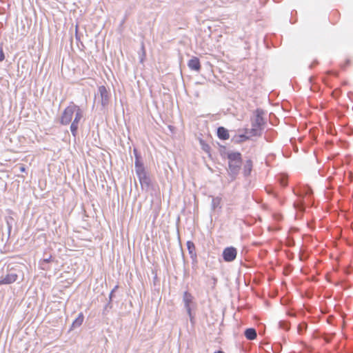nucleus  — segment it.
Returning a JSON list of instances; mask_svg holds the SVG:
<instances>
[{
    "label": "nucleus",
    "mask_w": 353,
    "mask_h": 353,
    "mask_svg": "<svg viewBox=\"0 0 353 353\" xmlns=\"http://www.w3.org/2000/svg\"><path fill=\"white\" fill-rule=\"evenodd\" d=\"M83 118V110L74 102H70L63 110L59 122L61 125H70V131L74 137L77 134L79 125Z\"/></svg>",
    "instance_id": "1"
},
{
    "label": "nucleus",
    "mask_w": 353,
    "mask_h": 353,
    "mask_svg": "<svg viewBox=\"0 0 353 353\" xmlns=\"http://www.w3.org/2000/svg\"><path fill=\"white\" fill-rule=\"evenodd\" d=\"M263 124V119L262 117L257 114L255 117L254 121L252 123V128L251 130L245 129V133L243 134L239 135L241 141L247 140L252 137L258 135L259 132L261 130V127Z\"/></svg>",
    "instance_id": "2"
},
{
    "label": "nucleus",
    "mask_w": 353,
    "mask_h": 353,
    "mask_svg": "<svg viewBox=\"0 0 353 353\" xmlns=\"http://www.w3.org/2000/svg\"><path fill=\"white\" fill-rule=\"evenodd\" d=\"M229 169L232 174L239 172L241 165V154L240 152H231L228 155Z\"/></svg>",
    "instance_id": "3"
},
{
    "label": "nucleus",
    "mask_w": 353,
    "mask_h": 353,
    "mask_svg": "<svg viewBox=\"0 0 353 353\" xmlns=\"http://www.w3.org/2000/svg\"><path fill=\"white\" fill-rule=\"evenodd\" d=\"M236 249L234 247H228L223 251V257L226 262L233 261L236 259Z\"/></svg>",
    "instance_id": "4"
},
{
    "label": "nucleus",
    "mask_w": 353,
    "mask_h": 353,
    "mask_svg": "<svg viewBox=\"0 0 353 353\" xmlns=\"http://www.w3.org/2000/svg\"><path fill=\"white\" fill-rule=\"evenodd\" d=\"M188 66L190 70L194 71H199L201 70V65L199 58L196 57H193L188 61Z\"/></svg>",
    "instance_id": "5"
},
{
    "label": "nucleus",
    "mask_w": 353,
    "mask_h": 353,
    "mask_svg": "<svg viewBox=\"0 0 353 353\" xmlns=\"http://www.w3.org/2000/svg\"><path fill=\"white\" fill-rule=\"evenodd\" d=\"M18 279V275L15 273L7 274L2 280H0L1 285L11 284L14 283Z\"/></svg>",
    "instance_id": "6"
},
{
    "label": "nucleus",
    "mask_w": 353,
    "mask_h": 353,
    "mask_svg": "<svg viewBox=\"0 0 353 353\" xmlns=\"http://www.w3.org/2000/svg\"><path fill=\"white\" fill-rule=\"evenodd\" d=\"M217 136L221 140H228L230 138L228 130L224 127L218 128Z\"/></svg>",
    "instance_id": "7"
},
{
    "label": "nucleus",
    "mask_w": 353,
    "mask_h": 353,
    "mask_svg": "<svg viewBox=\"0 0 353 353\" xmlns=\"http://www.w3.org/2000/svg\"><path fill=\"white\" fill-rule=\"evenodd\" d=\"M193 300V296L192 294L188 292H185L183 294V301L185 302V307L188 311L190 313V304L192 303Z\"/></svg>",
    "instance_id": "8"
},
{
    "label": "nucleus",
    "mask_w": 353,
    "mask_h": 353,
    "mask_svg": "<svg viewBox=\"0 0 353 353\" xmlns=\"http://www.w3.org/2000/svg\"><path fill=\"white\" fill-rule=\"evenodd\" d=\"M245 336L248 340H254L256 338L257 334L255 329L254 328H248L245 331Z\"/></svg>",
    "instance_id": "9"
},
{
    "label": "nucleus",
    "mask_w": 353,
    "mask_h": 353,
    "mask_svg": "<svg viewBox=\"0 0 353 353\" xmlns=\"http://www.w3.org/2000/svg\"><path fill=\"white\" fill-rule=\"evenodd\" d=\"M84 316L83 313H79L78 316L74 319L72 323V327L75 328L81 326L83 322Z\"/></svg>",
    "instance_id": "10"
},
{
    "label": "nucleus",
    "mask_w": 353,
    "mask_h": 353,
    "mask_svg": "<svg viewBox=\"0 0 353 353\" xmlns=\"http://www.w3.org/2000/svg\"><path fill=\"white\" fill-rule=\"evenodd\" d=\"M135 167L137 174L141 176V175H145V171L143 165L140 163V161L137 159L135 161Z\"/></svg>",
    "instance_id": "11"
},
{
    "label": "nucleus",
    "mask_w": 353,
    "mask_h": 353,
    "mask_svg": "<svg viewBox=\"0 0 353 353\" xmlns=\"http://www.w3.org/2000/svg\"><path fill=\"white\" fill-rule=\"evenodd\" d=\"M252 169V161L251 160H247L244 167L243 172L245 175H249Z\"/></svg>",
    "instance_id": "12"
},
{
    "label": "nucleus",
    "mask_w": 353,
    "mask_h": 353,
    "mask_svg": "<svg viewBox=\"0 0 353 353\" xmlns=\"http://www.w3.org/2000/svg\"><path fill=\"white\" fill-rule=\"evenodd\" d=\"M99 90L102 96V97L103 96H106L107 95V90H106V88L105 86L102 85V86H100L99 88Z\"/></svg>",
    "instance_id": "13"
},
{
    "label": "nucleus",
    "mask_w": 353,
    "mask_h": 353,
    "mask_svg": "<svg viewBox=\"0 0 353 353\" xmlns=\"http://www.w3.org/2000/svg\"><path fill=\"white\" fill-rule=\"evenodd\" d=\"M51 261H52V256H50V257H49V258L43 259V260L41 261V264H43V263H50Z\"/></svg>",
    "instance_id": "14"
},
{
    "label": "nucleus",
    "mask_w": 353,
    "mask_h": 353,
    "mask_svg": "<svg viewBox=\"0 0 353 353\" xmlns=\"http://www.w3.org/2000/svg\"><path fill=\"white\" fill-rule=\"evenodd\" d=\"M4 59H5V55H4L3 48H2V47H0V62L3 61L4 60Z\"/></svg>",
    "instance_id": "15"
},
{
    "label": "nucleus",
    "mask_w": 353,
    "mask_h": 353,
    "mask_svg": "<svg viewBox=\"0 0 353 353\" xmlns=\"http://www.w3.org/2000/svg\"><path fill=\"white\" fill-rule=\"evenodd\" d=\"M20 171H21V172H26V168H25V166H24V165H21V166L20 167Z\"/></svg>",
    "instance_id": "16"
},
{
    "label": "nucleus",
    "mask_w": 353,
    "mask_h": 353,
    "mask_svg": "<svg viewBox=\"0 0 353 353\" xmlns=\"http://www.w3.org/2000/svg\"><path fill=\"white\" fill-rule=\"evenodd\" d=\"M281 185H282L283 186H285V185H287V182H286V181H285V180H284V179H283V180L281 181Z\"/></svg>",
    "instance_id": "17"
},
{
    "label": "nucleus",
    "mask_w": 353,
    "mask_h": 353,
    "mask_svg": "<svg viewBox=\"0 0 353 353\" xmlns=\"http://www.w3.org/2000/svg\"><path fill=\"white\" fill-rule=\"evenodd\" d=\"M203 149H204L206 152H208L209 146L206 145H205V147L203 148Z\"/></svg>",
    "instance_id": "18"
}]
</instances>
